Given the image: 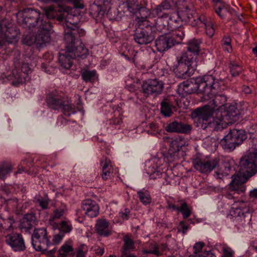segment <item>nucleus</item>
Returning <instances> with one entry per match:
<instances>
[{
	"mask_svg": "<svg viewBox=\"0 0 257 257\" xmlns=\"http://www.w3.org/2000/svg\"><path fill=\"white\" fill-rule=\"evenodd\" d=\"M213 108L208 106L196 109L193 115L195 121H197L196 126L208 131H222L225 120L236 121L241 113L236 104H230L225 106L222 111H218L211 120L210 118L213 115Z\"/></svg>",
	"mask_w": 257,
	"mask_h": 257,
	"instance_id": "f257e3e1",
	"label": "nucleus"
},
{
	"mask_svg": "<svg viewBox=\"0 0 257 257\" xmlns=\"http://www.w3.org/2000/svg\"><path fill=\"white\" fill-rule=\"evenodd\" d=\"M119 9L124 13L128 12L131 13L137 14L139 12L140 17L137 16L136 21L139 26L145 25L147 27L150 28L153 32H160L166 33L167 31L170 29L178 27V25H175L176 17L169 16L167 14H164L158 17L154 22L148 20L151 18L150 10L146 7H141L139 4L138 0H117Z\"/></svg>",
	"mask_w": 257,
	"mask_h": 257,
	"instance_id": "f03ea898",
	"label": "nucleus"
},
{
	"mask_svg": "<svg viewBox=\"0 0 257 257\" xmlns=\"http://www.w3.org/2000/svg\"><path fill=\"white\" fill-rule=\"evenodd\" d=\"M45 17L43 14L39 11L30 8L25 9L17 14L18 22L24 27L29 28L36 27L38 29V33L34 39L26 41L27 38L23 39V42L28 45L33 43L41 46L43 44L49 42L50 32L52 29L49 22L44 21Z\"/></svg>",
	"mask_w": 257,
	"mask_h": 257,
	"instance_id": "7ed1b4c3",
	"label": "nucleus"
},
{
	"mask_svg": "<svg viewBox=\"0 0 257 257\" xmlns=\"http://www.w3.org/2000/svg\"><path fill=\"white\" fill-rule=\"evenodd\" d=\"M257 139L253 140V145L250 147L247 154L242 157L239 161L240 172L242 178L234 176L230 183V189L237 193H243L246 187L244 185L247 180L257 173Z\"/></svg>",
	"mask_w": 257,
	"mask_h": 257,
	"instance_id": "20e7f679",
	"label": "nucleus"
},
{
	"mask_svg": "<svg viewBox=\"0 0 257 257\" xmlns=\"http://www.w3.org/2000/svg\"><path fill=\"white\" fill-rule=\"evenodd\" d=\"M214 83H218V88H214V85H208V87L207 88L206 91L201 97V100L202 101L208 102V104L205 106H208L211 108H213V115L212 116L213 117L216 115V113L218 111H221L224 109L226 105L227 97L225 95L220 93H218L219 91L221 90H223L224 86V78L220 77L218 79L215 78L214 77Z\"/></svg>",
	"mask_w": 257,
	"mask_h": 257,
	"instance_id": "39448f33",
	"label": "nucleus"
},
{
	"mask_svg": "<svg viewBox=\"0 0 257 257\" xmlns=\"http://www.w3.org/2000/svg\"><path fill=\"white\" fill-rule=\"evenodd\" d=\"M214 76L212 75H206L202 77L192 78L187 80L178 85L177 92L184 97L187 95L195 93H201L204 94L208 85L214 86V88L218 89V83H213Z\"/></svg>",
	"mask_w": 257,
	"mask_h": 257,
	"instance_id": "423d86ee",
	"label": "nucleus"
},
{
	"mask_svg": "<svg viewBox=\"0 0 257 257\" xmlns=\"http://www.w3.org/2000/svg\"><path fill=\"white\" fill-rule=\"evenodd\" d=\"M171 17H176L175 25L179 26L182 25L181 22L185 24H189L192 26L202 25L204 26L206 35L210 38L213 37L215 33V28L212 20L210 17H207L204 15H201L199 17H195L191 12L190 11L186 9L180 11L177 13L172 14Z\"/></svg>",
	"mask_w": 257,
	"mask_h": 257,
	"instance_id": "0eeeda50",
	"label": "nucleus"
},
{
	"mask_svg": "<svg viewBox=\"0 0 257 257\" xmlns=\"http://www.w3.org/2000/svg\"><path fill=\"white\" fill-rule=\"evenodd\" d=\"M66 43V52L65 54H60L59 57L61 64H72L70 59L76 57L84 59L88 55V49L85 47L80 40Z\"/></svg>",
	"mask_w": 257,
	"mask_h": 257,
	"instance_id": "6e6552de",
	"label": "nucleus"
},
{
	"mask_svg": "<svg viewBox=\"0 0 257 257\" xmlns=\"http://www.w3.org/2000/svg\"><path fill=\"white\" fill-rule=\"evenodd\" d=\"M12 71H8L5 77L11 81L13 85L18 86L30 79L29 74L32 72V68L29 65H7ZM7 69V67H6Z\"/></svg>",
	"mask_w": 257,
	"mask_h": 257,
	"instance_id": "1a4fd4ad",
	"label": "nucleus"
},
{
	"mask_svg": "<svg viewBox=\"0 0 257 257\" xmlns=\"http://www.w3.org/2000/svg\"><path fill=\"white\" fill-rule=\"evenodd\" d=\"M246 138L247 136L244 130L230 129L227 134L221 140L220 144L223 149L231 152L241 144Z\"/></svg>",
	"mask_w": 257,
	"mask_h": 257,
	"instance_id": "9d476101",
	"label": "nucleus"
},
{
	"mask_svg": "<svg viewBox=\"0 0 257 257\" xmlns=\"http://www.w3.org/2000/svg\"><path fill=\"white\" fill-rule=\"evenodd\" d=\"M78 16L67 14L64 26L66 27L64 36L66 42L76 41L79 40L76 38V36L82 37L85 35V31L78 27Z\"/></svg>",
	"mask_w": 257,
	"mask_h": 257,
	"instance_id": "9b49d317",
	"label": "nucleus"
},
{
	"mask_svg": "<svg viewBox=\"0 0 257 257\" xmlns=\"http://www.w3.org/2000/svg\"><path fill=\"white\" fill-rule=\"evenodd\" d=\"M234 215L237 217V220L240 221L242 225L249 224L251 220L252 208L247 201H238L234 204Z\"/></svg>",
	"mask_w": 257,
	"mask_h": 257,
	"instance_id": "f8f14e48",
	"label": "nucleus"
},
{
	"mask_svg": "<svg viewBox=\"0 0 257 257\" xmlns=\"http://www.w3.org/2000/svg\"><path fill=\"white\" fill-rule=\"evenodd\" d=\"M32 244L35 250L43 252L48 250L51 244L46 228H35L31 236Z\"/></svg>",
	"mask_w": 257,
	"mask_h": 257,
	"instance_id": "ddd939ff",
	"label": "nucleus"
},
{
	"mask_svg": "<svg viewBox=\"0 0 257 257\" xmlns=\"http://www.w3.org/2000/svg\"><path fill=\"white\" fill-rule=\"evenodd\" d=\"M18 32L8 20L5 19L0 23V45L6 42L13 43L18 41Z\"/></svg>",
	"mask_w": 257,
	"mask_h": 257,
	"instance_id": "4468645a",
	"label": "nucleus"
},
{
	"mask_svg": "<svg viewBox=\"0 0 257 257\" xmlns=\"http://www.w3.org/2000/svg\"><path fill=\"white\" fill-rule=\"evenodd\" d=\"M193 166L194 168L201 173L207 174L210 173L213 169L219 164V158H201L194 160Z\"/></svg>",
	"mask_w": 257,
	"mask_h": 257,
	"instance_id": "2eb2a0df",
	"label": "nucleus"
},
{
	"mask_svg": "<svg viewBox=\"0 0 257 257\" xmlns=\"http://www.w3.org/2000/svg\"><path fill=\"white\" fill-rule=\"evenodd\" d=\"M66 98L63 93L55 90L47 94L46 101L50 109L59 110L66 101Z\"/></svg>",
	"mask_w": 257,
	"mask_h": 257,
	"instance_id": "dca6fc26",
	"label": "nucleus"
},
{
	"mask_svg": "<svg viewBox=\"0 0 257 257\" xmlns=\"http://www.w3.org/2000/svg\"><path fill=\"white\" fill-rule=\"evenodd\" d=\"M6 242L15 251H22L26 249L25 240L23 235L18 232H12L5 237Z\"/></svg>",
	"mask_w": 257,
	"mask_h": 257,
	"instance_id": "f3484780",
	"label": "nucleus"
},
{
	"mask_svg": "<svg viewBox=\"0 0 257 257\" xmlns=\"http://www.w3.org/2000/svg\"><path fill=\"white\" fill-rule=\"evenodd\" d=\"M163 82L158 79H149L142 85L143 93L147 94H160L164 88Z\"/></svg>",
	"mask_w": 257,
	"mask_h": 257,
	"instance_id": "a211bd4d",
	"label": "nucleus"
},
{
	"mask_svg": "<svg viewBox=\"0 0 257 257\" xmlns=\"http://www.w3.org/2000/svg\"><path fill=\"white\" fill-rule=\"evenodd\" d=\"M81 208L84 214L90 218L96 217L99 214V206L95 201L87 199L81 202Z\"/></svg>",
	"mask_w": 257,
	"mask_h": 257,
	"instance_id": "6ab92c4d",
	"label": "nucleus"
},
{
	"mask_svg": "<svg viewBox=\"0 0 257 257\" xmlns=\"http://www.w3.org/2000/svg\"><path fill=\"white\" fill-rule=\"evenodd\" d=\"M165 128L169 133L188 134L191 131L192 126L190 124L184 123L181 121L174 120L167 123Z\"/></svg>",
	"mask_w": 257,
	"mask_h": 257,
	"instance_id": "aec40b11",
	"label": "nucleus"
},
{
	"mask_svg": "<svg viewBox=\"0 0 257 257\" xmlns=\"http://www.w3.org/2000/svg\"><path fill=\"white\" fill-rule=\"evenodd\" d=\"M111 3L109 0H95L93 4L90 6L91 13L96 15H103L108 11L107 15L111 13L110 12Z\"/></svg>",
	"mask_w": 257,
	"mask_h": 257,
	"instance_id": "412c9836",
	"label": "nucleus"
},
{
	"mask_svg": "<svg viewBox=\"0 0 257 257\" xmlns=\"http://www.w3.org/2000/svg\"><path fill=\"white\" fill-rule=\"evenodd\" d=\"M101 169L100 175L103 180H108L113 176L116 172L111 160L106 157H102L100 161Z\"/></svg>",
	"mask_w": 257,
	"mask_h": 257,
	"instance_id": "4be33fe9",
	"label": "nucleus"
},
{
	"mask_svg": "<svg viewBox=\"0 0 257 257\" xmlns=\"http://www.w3.org/2000/svg\"><path fill=\"white\" fill-rule=\"evenodd\" d=\"M137 23H138L137 21ZM137 25L140 29L137 30L135 35V41L140 45H146L152 42L154 39V36L144 30L145 28H149V27H147L145 25L139 26L138 23Z\"/></svg>",
	"mask_w": 257,
	"mask_h": 257,
	"instance_id": "5701e85b",
	"label": "nucleus"
},
{
	"mask_svg": "<svg viewBox=\"0 0 257 257\" xmlns=\"http://www.w3.org/2000/svg\"><path fill=\"white\" fill-rule=\"evenodd\" d=\"M170 149L169 152L167 154L174 159V161L179 159L178 153L180 149L184 146L185 142L184 139L181 137H175L169 139Z\"/></svg>",
	"mask_w": 257,
	"mask_h": 257,
	"instance_id": "b1692460",
	"label": "nucleus"
},
{
	"mask_svg": "<svg viewBox=\"0 0 257 257\" xmlns=\"http://www.w3.org/2000/svg\"><path fill=\"white\" fill-rule=\"evenodd\" d=\"M95 227L96 233L100 236L107 237L112 234V227L105 219H98Z\"/></svg>",
	"mask_w": 257,
	"mask_h": 257,
	"instance_id": "393cba45",
	"label": "nucleus"
},
{
	"mask_svg": "<svg viewBox=\"0 0 257 257\" xmlns=\"http://www.w3.org/2000/svg\"><path fill=\"white\" fill-rule=\"evenodd\" d=\"M170 38L169 35L165 33V35L159 36L156 39L155 46L158 51L164 52L173 46V43Z\"/></svg>",
	"mask_w": 257,
	"mask_h": 257,
	"instance_id": "a878e982",
	"label": "nucleus"
},
{
	"mask_svg": "<svg viewBox=\"0 0 257 257\" xmlns=\"http://www.w3.org/2000/svg\"><path fill=\"white\" fill-rule=\"evenodd\" d=\"M38 221L34 214H26L22 219L20 225L22 230L29 231L37 224Z\"/></svg>",
	"mask_w": 257,
	"mask_h": 257,
	"instance_id": "bb28decb",
	"label": "nucleus"
},
{
	"mask_svg": "<svg viewBox=\"0 0 257 257\" xmlns=\"http://www.w3.org/2000/svg\"><path fill=\"white\" fill-rule=\"evenodd\" d=\"M191 65H176L174 70L177 76L182 78L190 77L193 73L194 69L190 68Z\"/></svg>",
	"mask_w": 257,
	"mask_h": 257,
	"instance_id": "cd10ccee",
	"label": "nucleus"
},
{
	"mask_svg": "<svg viewBox=\"0 0 257 257\" xmlns=\"http://www.w3.org/2000/svg\"><path fill=\"white\" fill-rule=\"evenodd\" d=\"M176 101V100L173 102L170 99H164L161 103V112L162 114L166 117L171 116L173 113V108L175 107L174 103Z\"/></svg>",
	"mask_w": 257,
	"mask_h": 257,
	"instance_id": "c85d7f7f",
	"label": "nucleus"
},
{
	"mask_svg": "<svg viewBox=\"0 0 257 257\" xmlns=\"http://www.w3.org/2000/svg\"><path fill=\"white\" fill-rule=\"evenodd\" d=\"M169 31H171V33L167 34L169 35L170 40L172 41L173 45L180 43L183 39L185 36L184 31L180 26L177 28L170 29Z\"/></svg>",
	"mask_w": 257,
	"mask_h": 257,
	"instance_id": "c756f323",
	"label": "nucleus"
},
{
	"mask_svg": "<svg viewBox=\"0 0 257 257\" xmlns=\"http://www.w3.org/2000/svg\"><path fill=\"white\" fill-rule=\"evenodd\" d=\"M196 56L195 54L188 52H182L177 56L179 64H189L196 62Z\"/></svg>",
	"mask_w": 257,
	"mask_h": 257,
	"instance_id": "7c9ffc66",
	"label": "nucleus"
},
{
	"mask_svg": "<svg viewBox=\"0 0 257 257\" xmlns=\"http://www.w3.org/2000/svg\"><path fill=\"white\" fill-rule=\"evenodd\" d=\"M145 170L147 174L149 175L150 179H156L160 178L162 175V173L161 172L160 169H158L154 165H153L150 160L146 163Z\"/></svg>",
	"mask_w": 257,
	"mask_h": 257,
	"instance_id": "2f4dec72",
	"label": "nucleus"
},
{
	"mask_svg": "<svg viewBox=\"0 0 257 257\" xmlns=\"http://www.w3.org/2000/svg\"><path fill=\"white\" fill-rule=\"evenodd\" d=\"M151 163L156 166L158 169L163 165L164 162L170 163L174 162V159H172V157L170 155L167 154L166 156L163 154L161 156L154 157L150 160Z\"/></svg>",
	"mask_w": 257,
	"mask_h": 257,
	"instance_id": "473e14b6",
	"label": "nucleus"
},
{
	"mask_svg": "<svg viewBox=\"0 0 257 257\" xmlns=\"http://www.w3.org/2000/svg\"><path fill=\"white\" fill-rule=\"evenodd\" d=\"M34 202L43 210H45L49 208L50 199L48 194L44 193L43 195L40 194L36 195L34 199Z\"/></svg>",
	"mask_w": 257,
	"mask_h": 257,
	"instance_id": "72a5a7b5",
	"label": "nucleus"
},
{
	"mask_svg": "<svg viewBox=\"0 0 257 257\" xmlns=\"http://www.w3.org/2000/svg\"><path fill=\"white\" fill-rule=\"evenodd\" d=\"M13 169V166L11 162L4 161L0 163V179L5 180Z\"/></svg>",
	"mask_w": 257,
	"mask_h": 257,
	"instance_id": "f704fd0d",
	"label": "nucleus"
},
{
	"mask_svg": "<svg viewBox=\"0 0 257 257\" xmlns=\"http://www.w3.org/2000/svg\"><path fill=\"white\" fill-rule=\"evenodd\" d=\"M214 5L215 12L221 18H223L224 12L228 10V6L226 5L222 0H212Z\"/></svg>",
	"mask_w": 257,
	"mask_h": 257,
	"instance_id": "c9c22d12",
	"label": "nucleus"
},
{
	"mask_svg": "<svg viewBox=\"0 0 257 257\" xmlns=\"http://www.w3.org/2000/svg\"><path fill=\"white\" fill-rule=\"evenodd\" d=\"M202 42L198 39H193L189 41L187 43V49L189 53L193 54H198L200 51V46Z\"/></svg>",
	"mask_w": 257,
	"mask_h": 257,
	"instance_id": "e433bc0d",
	"label": "nucleus"
},
{
	"mask_svg": "<svg viewBox=\"0 0 257 257\" xmlns=\"http://www.w3.org/2000/svg\"><path fill=\"white\" fill-rule=\"evenodd\" d=\"M61 111L63 114L68 116H70L71 114L76 112V108L75 106L72 103L70 102L66 98V101L64 103L61 107Z\"/></svg>",
	"mask_w": 257,
	"mask_h": 257,
	"instance_id": "4c0bfd02",
	"label": "nucleus"
},
{
	"mask_svg": "<svg viewBox=\"0 0 257 257\" xmlns=\"http://www.w3.org/2000/svg\"><path fill=\"white\" fill-rule=\"evenodd\" d=\"M67 210L66 206L64 204H61L60 206L54 209L53 213L50 216L49 221L51 222L55 219H60Z\"/></svg>",
	"mask_w": 257,
	"mask_h": 257,
	"instance_id": "58836bf2",
	"label": "nucleus"
},
{
	"mask_svg": "<svg viewBox=\"0 0 257 257\" xmlns=\"http://www.w3.org/2000/svg\"><path fill=\"white\" fill-rule=\"evenodd\" d=\"M81 75L82 79L87 83L91 81L96 77V71L95 70L90 71L86 69H82Z\"/></svg>",
	"mask_w": 257,
	"mask_h": 257,
	"instance_id": "ea45409f",
	"label": "nucleus"
},
{
	"mask_svg": "<svg viewBox=\"0 0 257 257\" xmlns=\"http://www.w3.org/2000/svg\"><path fill=\"white\" fill-rule=\"evenodd\" d=\"M140 201L144 205L149 204L152 200L149 192L148 190H142L137 192Z\"/></svg>",
	"mask_w": 257,
	"mask_h": 257,
	"instance_id": "a19ab883",
	"label": "nucleus"
},
{
	"mask_svg": "<svg viewBox=\"0 0 257 257\" xmlns=\"http://www.w3.org/2000/svg\"><path fill=\"white\" fill-rule=\"evenodd\" d=\"M123 241L122 254L124 253L126 255H128L127 251L130 249L133 250L135 248L134 242L131 238L126 236L123 237Z\"/></svg>",
	"mask_w": 257,
	"mask_h": 257,
	"instance_id": "79ce46f5",
	"label": "nucleus"
},
{
	"mask_svg": "<svg viewBox=\"0 0 257 257\" xmlns=\"http://www.w3.org/2000/svg\"><path fill=\"white\" fill-rule=\"evenodd\" d=\"M3 221L0 225L2 229L5 230H9L13 228V225L15 223V220L13 216H10L7 219H4L1 217Z\"/></svg>",
	"mask_w": 257,
	"mask_h": 257,
	"instance_id": "37998d69",
	"label": "nucleus"
},
{
	"mask_svg": "<svg viewBox=\"0 0 257 257\" xmlns=\"http://www.w3.org/2000/svg\"><path fill=\"white\" fill-rule=\"evenodd\" d=\"M219 169L221 171V173L224 174L225 176H227L229 174L230 171L231 170V164L228 159H225L223 160L221 165H218Z\"/></svg>",
	"mask_w": 257,
	"mask_h": 257,
	"instance_id": "c03bdc74",
	"label": "nucleus"
},
{
	"mask_svg": "<svg viewBox=\"0 0 257 257\" xmlns=\"http://www.w3.org/2000/svg\"><path fill=\"white\" fill-rule=\"evenodd\" d=\"M221 46L224 52L231 53L232 52V46L231 45V39L228 36L224 37L221 41Z\"/></svg>",
	"mask_w": 257,
	"mask_h": 257,
	"instance_id": "a18cd8bd",
	"label": "nucleus"
},
{
	"mask_svg": "<svg viewBox=\"0 0 257 257\" xmlns=\"http://www.w3.org/2000/svg\"><path fill=\"white\" fill-rule=\"evenodd\" d=\"M178 212H181L184 218H187L191 215V211L186 203H183L181 206L179 207Z\"/></svg>",
	"mask_w": 257,
	"mask_h": 257,
	"instance_id": "49530a36",
	"label": "nucleus"
},
{
	"mask_svg": "<svg viewBox=\"0 0 257 257\" xmlns=\"http://www.w3.org/2000/svg\"><path fill=\"white\" fill-rule=\"evenodd\" d=\"M159 251H160L158 250V244L157 243H151L148 249H144L143 250V252L145 254H154L157 256L160 255Z\"/></svg>",
	"mask_w": 257,
	"mask_h": 257,
	"instance_id": "de8ad7c7",
	"label": "nucleus"
},
{
	"mask_svg": "<svg viewBox=\"0 0 257 257\" xmlns=\"http://www.w3.org/2000/svg\"><path fill=\"white\" fill-rule=\"evenodd\" d=\"M57 10L54 7H50L45 10V15L47 19H51L54 18L57 15Z\"/></svg>",
	"mask_w": 257,
	"mask_h": 257,
	"instance_id": "09e8293b",
	"label": "nucleus"
},
{
	"mask_svg": "<svg viewBox=\"0 0 257 257\" xmlns=\"http://www.w3.org/2000/svg\"><path fill=\"white\" fill-rule=\"evenodd\" d=\"M25 165H27V166L30 168L31 166H32L33 165L32 164V162H28L25 160H23L20 164V165L19 166V169L18 171L16 172V174L17 173H22V172H27V169L26 168V167L24 166Z\"/></svg>",
	"mask_w": 257,
	"mask_h": 257,
	"instance_id": "8fccbe9b",
	"label": "nucleus"
},
{
	"mask_svg": "<svg viewBox=\"0 0 257 257\" xmlns=\"http://www.w3.org/2000/svg\"><path fill=\"white\" fill-rule=\"evenodd\" d=\"M131 216V210L129 208H126L118 213V217L122 221L129 219Z\"/></svg>",
	"mask_w": 257,
	"mask_h": 257,
	"instance_id": "3c124183",
	"label": "nucleus"
},
{
	"mask_svg": "<svg viewBox=\"0 0 257 257\" xmlns=\"http://www.w3.org/2000/svg\"><path fill=\"white\" fill-rule=\"evenodd\" d=\"M72 230V226L65 221H62L60 224V231L64 233H69Z\"/></svg>",
	"mask_w": 257,
	"mask_h": 257,
	"instance_id": "603ef678",
	"label": "nucleus"
},
{
	"mask_svg": "<svg viewBox=\"0 0 257 257\" xmlns=\"http://www.w3.org/2000/svg\"><path fill=\"white\" fill-rule=\"evenodd\" d=\"M140 86H142L141 81L139 79H137L136 82H134L132 84L127 85V88L130 92H135L140 88Z\"/></svg>",
	"mask_w": 257,
	"mask_h": 257,
	"instance_id": "864d4df0",
	"label": "nucleus"
},
{
	"mask_svg": "<svg viewBox=\"0 0 257 257\" xmlns=\"http://www.w3.org/2000/svg\"><path fill=\"white\" fill-rule=\"evenodd\" d=\"M164 10L162 7H161V4L158 5L156 8L153 9L152 11H150L151 13V18L154 17L155 15L158 16L159 17L161 16V14L163 13Z\"/></svg>",
	"mask_w": 257,
	"mask_h": 257,
	"instance_id": "5fc2aeb1",
	"label": "nucleus"
},
{
	"mask_svg": "<svg viewBox=\"0 0 257 257\" xmlns=\"http://www.w3.org/2000/svg\"><path fill=\"white\" fill-rule=\"evenodd\" d=\"M129 50L127 49V45L125 43H123L120 49V51L121 53V55L124 56L125 59L129 60V62L132 63V61L131 59H129L128 57V53H129Z\"/></svg>",
	"mask_w": 257,
	"mask_h": 257,
	"instance_id": "6e6d98bb",
	"label": "nucleus"
},
{
	"mask_svg": "<svg viewBox=\"0 0 257 257\" xmlns=\"http://www.w3.org/2000/svg\"><path fill=\"white\" fill-rule=\"evenodd\" d=\"M204 245L205 244L203 242H198L195 243L193 246V255L201 254V253L200 252Z\"/></svg>",
	"mask_w": 257,
	"mask_h": 257,
	"instance_id": "4d7b16f0",
	"label": "nucleus"
},
{
	"mask_svg": "<svg viewBox=\"0 0 257 257\" xmlns=\"http://www.w3.org/2000/svg\"><path fill=\"white\" fill-rule=\"evenodd\" d=\"M240 65H230V72L232 76H237L239 73L241 71V68L240 67Z\"/></svg>",
	"mask_w": 257,
	"mask_h": 257,
	"instance_id": "13d9d810",
	"label": "nucleus"
},
{
	"mask_svg": "<svg viewBox=\"0 0 257 257\" xmlns=\"http://www.w3.org/2000/svg\"><path fill=\"white\" fill-rule=\"evenodd\" d=\"M41 69L47 74H52L55 72L56 67L52 65H41Z\"/></svg>",
	"mask_w": 257,
	"mask_h": 257,
	"instance_id": "bf43d9fd",
	"label": "nucleus"
},
{
	"mask_svg": "<svg viewBox=\"0 0 257 257\" xmlns=\"http://www.w3.org/2000/svg\"><path fill=\"white\" fill-rule=\"evenodd\" d=\"M222 251L223 254L221 257H233L234 251L230 247H223Z\"/></svg>",
	"mask_w": 257,
	"mask_h": 257,
	"instance_id": "052dcab7",
	"label": "nucleus"
},
{
	"mask_svg": "<svg viewBox=\"0 0 257 257\" xmlns=\"http://www.w3.org/2000/svg\"><path fill=\"white\" fill-rule=\"evenodd\" d=\"M174 4V2L172 0H166L165 1L163 2L161 4V7H163L164 10H168L170 9L173 5Z\"/></svg>",
	"mask_w": 257,
	"mask_h": 257,
	"instance_id": "680f3d73",
	"label": "nucleus"
},
{
	"mask_svg": "<svg viewBox=\"0 0 257 257\" xmlns=\"http://www.w3.org/2000/svg\"><path fill=\"white\" fill-rule=\"evenodd\" d=\"M249 199L255 203L257 202V188L250 190L249 192Z\"/></svg>",
	"mask_w": 257,
	"mask_h": 257,
	"instance_id": "e2e57ef3",
	"label": "nucleus"
},
{
	"mask_svg": "<svg viewBox=\"0 0 257 257\" xmlns=\"http://www.w3.org/2000/svg\"><path fill=\"white\" fill-rule=\"evenodd\" d=\"M64 236L63 232L60 231L58 234H56L53 239V241L54 244H59Z\"/></svg>",
	"mask_w": 257,
	"mask_h": 257,
	"instance_id": "0e129e2a",
	"label": "nucleus"
},
{
	"mask_svg": "<svg viewBox=\"0 0 257 257\" xmlns=\"http://www.w3.org/2000/svg\"><path fill=\"white\" fill-rule=\"evenodd\" d=\"M189 257H216V256L215 254L209 251L202 252L201 254L193 255Z\"/></svg>",
	"mask_w": 257,
	"mask_h": 257,
	"instance_id": "69168bd1",
	"label": "nucleus"
},
{
	"mask_svg": "<svg viewBox=\"0 0 257 257\" xmlns=\"http://www.w3.org/2000/svg\"><path fill=\"white\" fill-rule=\"evenodd\" d=\"M188 228V225H185L184 224V222L183 221H182L179 223L178 231H181L183 233V234H185L187 232Z\"/></svg>",
	"mask_w": 257,
	"mask_h": 257,
	"instance_id": "338daca9",
	"label": "nucleus"
},
{
	"mask_svg": "<svg viewBox=\"0 0 257 257\" xmlns=\"http://www.w3.org/2000/svg\"><path fill=\"white\" fill-rule=\"evenodd\" d=\"M59 250L67 254L73 251V247L71 245L64 244L61 247Z\"/></svg>",
	"mask_w": 257,
	"mask_h": 257,
	"instance_id": "774afa93",
	"label": "nucleus"
}]
</instances>
